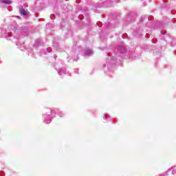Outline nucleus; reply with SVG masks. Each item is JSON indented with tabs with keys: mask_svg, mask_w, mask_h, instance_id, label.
<instances>
[{
	"mask_svg": "<svg viewBox=\"0 0 176 176\" xmlns=\"http://www.w3.org/2000/svg\"><path fill=\"white\" fill-rule=\"evenodd\" d=\"M118 50L120 53H124V52H126V47L123 45H120L118 47Z\"/></svg>",
	"mask_w": 176,
	"mask_h": 176,
	"instance_id": "nucleus-1",
	"label": "nucleus"
},
{
	"mask_svg": "<svg viewBox=\"0 0 176 176\" xmlns=\"http://www.w3.org/2000/svg\"><path fill=\"white\" fill-rule=\"evenodd\" d=\"M20 13L23 14V16H27V11L24 10V8H21L20 9Z\"/></svg>",
	"mask_w": 176,
	"mask_h": 176,
	"instance_id": "nucleus-2",
	"label": "nucleus"
},
{
	"mask_svg": "<svg viewBox=\"0 0 176 176\" xmlns=\"http://www.w3.org/2000/svg\"><path fill=\"white\" fill-rule=\"evenodd\" d=\"M85 54H86V56H91V54H93V50H87L85 52Z\"/></svg>",
	"mask_w": 176,
	"mask_h": 176,
	"instance_id": "nucleus-3",
	"label": "nucleus"
},
{
	"mask_svg": "<svg viewBox=\"0 0 176 176\" xmlns=\"http://www.w3.org/2000/svg\"><path fill=\"white\" fill-rule=\"evenodd\" d=\"M3 3H6V5H10L12 1L10 0H2Z\"/></svg>",
	"mask_w": 176,
	"mask_h": 176,
	"instance_id": "nucleus-4",
	"label": "nucleus"
},
{
	"mask_svg": "<svg viewBox=\"0 0 176 176\" xmlns=\"http://www.w3.org/2000/svg\"><path fill=\"white\" fill-rule=\"evenodd\" d=\"M50 122H52L50 120H45V123H46L47 124H49V123H50Z\"/></svg>",
	"mask_w": 176,
	"mask_h": 176,
	"instance_id": "nucleus-5",
	"label": "nucleus"
},
{
	"mask_svg": "<svg viewBox=\"0 0 176 176\" xmlns=\"http://www.w3.org/2000/svg\"><path fill=\"white\" fill-rule=\"evenodd\" d=\"M48 53H50V52H52V48L49 47L47 49Z\"/></svg>",
	"mask_w": 176,
	"mask_h": 176,
	"instance_id": "nucleus-6",
	"label": "nucleus"
},
{
	"mask_svg": "<svg viewBox=\"0 0 176 176\" xmlns=\"http://www.w3.org/2000/svg\"><path fill=\"white\" fill-rule=\"evenodd\" d=\"M47 116H49V115H45L44 118L46 119L47 118Z\"/></svg>",
	"mask_w": 176,
	"mask_h": 176,
	"instance_id": "nucleus-7",
	"label": "nucleus"
},
{
	"mask_svg": "<svg viewBox=\"0 0 176 176\" xmlns=\"http://www.w3.org/2000/svg\"><path fill=\"white\" fill-rule=\"evenodd\" d=\"M59 75H62L61 72H59Z\"/></svg>",
	"mask_w": 176,
	"mask_h": 176,
	"instance_id": "nucleus-8",
	"label": "nucleus"
},
{
	"mask_svg": "<svg viewBox=\"0 0 176 176\" xmlns=\"http://www.w3.org/2000/svg\"><path fill=\"white\" fill-rule=\"evenodd\" d=\"M162 176V175H161Z\"/></svg>",
	"mask_w": 176,
	"mask_h": 176,
	"instance_id": "nucleus-9",
	"label": "nucleus"
}]
</instances>
